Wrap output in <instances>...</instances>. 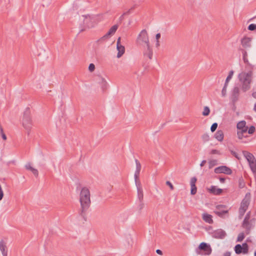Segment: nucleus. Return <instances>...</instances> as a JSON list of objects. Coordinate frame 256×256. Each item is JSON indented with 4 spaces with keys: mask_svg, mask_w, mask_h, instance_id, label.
Here are the masks:
<instances>
[{
    "mask_svg": "<svg viewBox=\"0 0 256 256\" xmlns=\"http://www.w3.org/2000/svg\"><path fill=\"white\" fill-rule=\"evenodd\" d=\"M202 218L204 220L209 224H212L213 222L212 216L210 214H204L202 215Z\"/></svg>",
    "mask_w": 256,
    "mask_h": 256,
    "instance_id": "a211bd4d",
    "label": "nucleus"
},
{
    "mask_svg": "<svg viewBox=\"0 0 256 256\" xmlns=\"http://www.w3.org/2000/svg\"><path fill=\"white\" fill-rule=\"evenodd\" d=\"M25 166L26 169L30 170L32 172L33 174L35 176L38 175V170L32 168L30 164H26Z\"/></svg>",
    "mask_w": 256,
    "mask_h": 256,
    "instance_id": "4be33fe9",
    "label": "nucleus"
},
{
    "mask_svg": "<svg viewBox=\"0 0 256 256\" xmlns=\"http://www.w3.org/2000/svg\"><path fill=\"white\" fill-rule=\"evenodd\" d=\"M234 251L238 254H246L248 252V245L246 243H244L242 245L236 244L234 247Z\"/></svg>",
    "mask_w": 256,
    "mask_h": 256,
    "instance_id": "423d86ee",
    "label": "nucleus"
},
{
    "mask_svg": "<svg viewBox=\"0 0 256 256\" xmlns=\"http://www.w3.org/2000/svg\"><path fill=\"white\" fill-rule=\"evenodd\" d=\"M243 202L240 206V211L241 213L244 214L246 210L248 207V204L246 202L248 200H244Z\"/></svg>",
    "mask_w": 256,
    "mask_h": 256,
    "instance_id": "5701e85b",
    "label": "nucleus"
},
{
    "mask_svg": "<svg viewBox=\"0 0 256 256\" xmlns=\"http://www.w3.org/2000/svg\"><path fill=\"white\" fill-rule=\"evenodd\" d=\"M224 180H225V178H220V182L222 183L224 182Z\"/></svg>",
    "mask_w": 256,
    "mask_h": 256,
    "instance_id": "a18cd8bd",
    "label": "nucleus"
},
{
    "mask_svg": "<svg viewBox=\"0 0 256 256\" xmlns=\"http://www.w3.org/2000/svg\"><path fill=\"white\" fill-rule=\"evenodd\" d=\"M208 190L214 194H220L222 192V190L217 188L216 186H211L210 188H208Z\"/></svg>",
    "mask_w": 256,
    "mask_h": 256,
    "instance_id": "4468645a",
    "label": "nucleus"
},
{
    "mask_svg": "<svg viewBox=\"0 0 256 256\" xmlns=\"http://www.w3.org/2000/svg\"><path fill=\"white\" fill-rule=\"evenodd\" d=\"M117 50H118L117 57L119 58L122 56L125 51L124 47L120 44V38H119L117 40Z\"/></svg>",
    "mask_w": 256,
    "mask_h": 256,
    "instance_id": "9b49d317",
    "label": "nucleus"
},
{
    "mask_svg": "<svg viewBox=\"0 0 256 256\" xmlns=\"http://www.w3.org/2000/svg\"><path fill=\"white\" fill-rule=\"evenodd\" d=\"M224 137V132L222 130H218L214 134V138L220 142H222L223 140Z\"/></svg>",
    "mask_w": 256,
    "mask_h": 256,
    "instance_id": "f3484780",
    "label": "nucleus"
},
{
    "mask_svg": "<svg viewBox=\"0 0 256 256\" xmlns=\"http://www.w3.org/2000/svg\"><path fill=\"white\" fill-rule=\"evenodd\" d=\"M156 252H157L158 254H160V255H162V252L160 250H156Z\"/></svg>",
    "mask_w": 256,
    "mask_h": 256,
    "instance_id": "c03bdc74",
    "label": "nucleus"
},
{
    "mask_svg": "<svg viewBox=\"0 0 256 256\" xmlns=\"http://www.w3.org/2000/svg\"><path fill=\"white\" fill-rule=\"evenodd\" d=\"M166 184L170 186L172 190L173 189V186L169 182H167Z\"/></svg>",
    "mask_w": 256,
    "mask_h": 256,
    "instance_id": "a19ab883",
    "label": "nucleus"
},
{
    "mask_svg": "<svg viewBox=\"0 0 256 256\" xmlns=\"http://www.w3.org/2000/svg\"><path fill=\"white\" fill-rule=\"evenodd\" d=\"M196 182V179L195 178H193L190 181L191 185V194H194L196 192V188L195 184Z\"/></svg>",
    "mask_w": 256,
    "mask_h": 256,
    "instance_id": "dca6fc26",
    "label": "nucleus"
},
{
    "mask_svg": "<svg viewBox=\"0 0 256 256\" xmlns=\"http://www.w3.org/2000/svg\"><path fill=\"white\" fill-rule=\"evenodd\" d=\"M216 208L218 210L215 213L219 216H222L228 212V210L224 206H218Z\"/></svg>",
    "mask_w": 256,
    "mask_h": 256,
    "instance_id": "f8f14e48",
    "label": "nucleus"
},
{
    "mask_svg": "<svg viewBox=\"0 0 256 256\" xmlns=\"http://www.w3.org/2000/svg\"><path fill=\"white\" fill-rule=\"evenodd\" d=\"M252 96L254 98H256V92H254L252 94Z\"/></svg>",
    "mask_w": 256,
    "mask_h": 256,
    "instance_id": "de8ad7c7",
    "label": "nucleus"
},
{
    "mask_svg": "<svg viewBox=\"0 0 256 256\" xmlns=\"http://www.w3.org/2000/svg\"><path fill=\"white\" fill-rule=\"evenodd\" d=\"M244 238V233H240L238 234V238H237V241L240 242H242Z\"/></svg>",
    "mask_w": 256,
    "mask_h": 256,
    "instance_id": "c756f323",
    "label": "nucleus"
},
{
    "mask_svg": "<svg viewBox=\"0 0 256 256\" xmlns=\"http://www.w3.org/2000/svg\"><path fill=\"white\" fill-rule=\"evenodd\" d=\"M227 85L228 84H225L222 90V95L223 96H225V95L226 94V88Z\"/></svg>",
    "mask_w": 256,
    "mask_h": 256,
    "instance_id": "e433bc0d",
    "label": "nucleus"
},
{
    "mask_svg": "<svg viewBox=\"0 0 256 256\" xmlns=\"http://www.w3.org/2000/svg\"><path fill=\"white\" fill-rule=\"evenodd\" d=\"M255 132V127L254 126H251L249 128H248V134H253Z\"/></svg>",
    "mask_w": 256,
    "mask_h": 256,
    "instance_id": "c85d7f7f",
    "label": "nucleus"
},
{
    "mask_svg": "<svg viewBox=\"0 0 256 256\" xmlns=\"http://www.w3.org/2000/svg\"><path fill=\"white\" fill-rule=\"evenodd\" d=\"M234 155L236 158H238V156H237V154H236V152H234Z\"/></svg>",
    "mask_w": 256,
    "mask_h": 256,
    "instance_id": "8fccbe9b",
    "label": "nucleus"
},
{
    "mask_svg": "<svg viewBox=\"0 0 256 256\" xmlns=\"http://www.w3.org/2000/svg\"><path fill=\"white\" fill-rule=\"evenodd\" d=\"M252 72H242L239 74V78L240 82H252Z\"/></svg>",
    "mask_w": 256,
    "mask_h": 256,
    "instance_id": "0eeeda50",
    "label": "nucleus"
},
{
    "mask_svg": "<svg viewBox=\"0 0 256 256\" xmlns=\"http://www.w3.org/2000/svg\"><path fill=\"white\" fill-rule=\"evenodd\" d=\"M160 38V34L158 33L156 36V41L159 40Z\"/></svg>",
    "mask_w": 256,
    "mask_h": 256,
    "instance_id": "4c0bfd02",
    "label": "nucleus"
},
{
    "mask_svg": "<svg viewBox=\"0 0 256 256\" xmlns=\"http://www.w3.org/2000/svg\"><path fill=\"white\" fill-rule=\"evenodd\" d=\"M0 248L1 249V250H4V246L3 244H0Z\"/></svg>",
    "mask_w": 256,
    "mask_h": 256,
    "instance_id": "37998d69",
    "label": "nucleus"
},
{
    "mask_svg": "<svg viewBox=\"0 0 256 256\" xmlns=\"http://www.w3.org/2000/svg\"><path fill=\"white\" fill-rule=\"evenodd\" d=\"M256 29V24H250L248 27V30H254Z\"/></svg>",
    "mask_w": 256,
    "mask_h": 256,
    "instance_id": "c9c22d12",
    "label": "nucleus"
},
{
    "mask_svg": "<svg viewBox=\"0 0 256 256\" xmlns=\"http://www.w3.org/2000/svg\"><path fill=\"white\" fill-rule=\"evenodd\" d=\"M0 134H1V136L2 138V139L4 140H6V136L5 134L4 133L3 128L1 126L0 127Z\"/></svg>",
    "mask_w": 256,
    "mask_h": 256,
    "instance_id": "7c9ffc66",
    "label": "nucleus"
},
{
    "mask_svg": "<svg viewBox=\"0 0 256 256\" xmlns=\"http://www.w3.org/2000/svg\"><path fill=\"white\" fill-rule=\"evenodd\" d=\"M242 82V89L243 92H246V91L250 90V82Z\"/></svg>",
    "mask_w": 256,
    "mask_h": 256,
    "instance_id": "aec40b11",
    "label": "nucleus"
},
{
    "mask_svg": "<svg viewBox=\"0 0 256 256\" xmlns=\"http://www.w3.org/2000/svg\"><path fill=\"white\" fill-rule=\"evenodd\" d=\"M233 74H234V72L232 70L230 71L229 72L228 76V77L226 78V80L225 84H228V82H229L230 80L232 78Z\"/></svg>",
    "mask_w": 256,
    "mask_h": 256,
    "instance_id": "cd10ccee",
    "label": "nucleus"
},
{
    "mask_svg": "<svg viewBox=\"0 0 256 256\" xmlns=\"http://www.w3.org/2000/svg\"><path fill=\"white\" fill-rule=\"evenodd\" d=\"M210 154H220V152L219 150H212L210 152Z\"/></svg>",
    "mask_w": 256,
    "mask_h": 256,
    "instance_id": "473e14b6",
    "label": "nucleus"
},
{
    "mask_svg": "<svg viewBox=\"0 0 256 256\" xmlns=\"http://www.w3.org/2000/svg\"><path fill=\"white\" fill-rule=\"evenodd\" d=\"M198 249L203 250L206 255H209L212 252V248L209 244L205 242H202L198 246Z\"/></svg>",
    "mask_w": 256,
    "mask_h": 256,
    "instance_id": "1a4fd4ad",
    "label": "nucleus"
},
{
    "mask_svg": "<svg viewBox=\"0 0 256 256\" xmlns=\"http://www.w3.org/2000/svg\"><path fill=\"white\" fill-rule=\"evenodd\" d=\"M210 110L208 107L204 106V111L202 112V115L204 116H207L210 114Z\"/></svg>",
    "mask_w": 256,
    "mask_h": 256,
    "instance_id": "a878e982",
    "label": "nucleus"
},
{
    "mask_svg": "<svg viewBox=\"0 0 256 256\" xmlns=\"http://www.w3.org/2000/svg\"><path fill=\"white\" fill-rule=\"evenodd\" d=\"M252 172H253L254 174L256 176V164L255 166V168H250Z\"/></svg>",
    "mask_w": 256,
    "mask_h": 256,
    "instance_id": "ea45409f",
    "label": "nucleus"
},
{
    "mask_svg": "<svg viewBox=\"0 0 256 256\" xmlns=\"http://www.w3.org/2000/svg\"><path fill=\"white\" fill-rule=\"evenodd\" d=\"M82 16L84 18L83 22L84 28L81 30L82 32L92 28L96 25V21L94 17L90 15H84Z\"/></svg>",
    "mask_w": 256,
    "mask_h": 256,
    "instance_id": "20e7f679",
    "label": "nucleus"
},
{
    "mask_svg": "<svg viewBox=\"0 0 256 256\" xmlns=\"http://www.w3.org/2000/svg\"><path fill=\"white\" fill-rule=\"evenodd\" d=\"M136 42L142 50L144 56L152 59L153 54L152 49L150 43L148 33L146 30H143L140 32L137 38Z\"/></svg>",
    "mask_w": 256,
    "mask_h": 256,
    "instance_id": "f257e3e1",
    "label": "nucleus"
},
{
    "mask_svg": "<svg viewBox=\"0 0 256 256\" xmlns=\"http://www.w3.org/2000/svg\"><path fill=\"white\" fill-rule=\"evenodd\" d=\"M236 134L238 139L243 140L249 137L248 135V126L245 120H241L236 124Z\"/></svg>",
    "mask_w": 256,
    "mask_h": 256,
    "instance_id": "f03ea898",
    "label": "nucleus"
},
{
    "mask_svg": "<svg viewBox=\"0 0 256 256\" xmlns=\"http://www.w3.org/2000/svg\"><path fill=\"white\" fill-rule=\"evenodd\" d=\"M95 70V66L93 64H90L88 66V70L90 72H92Z\"/></svg>",
    "mask_w": 256,
    "mask_h": 256,
    "instance_id": "72a5a7b5",
    "label": "nucleus"
},
{
    "mask_svg": "<svg viewBox=\"0 0 256 256\" xmlns=\"http://www.w3.org/2000/svg\"><path fill=\"white\" fill-rule=\"evenodd\" d=\"M166 184L170 186L172 190L173 189V186L169 182H167Z\"/></svg>",
    "mask_w": 256,
    "mask_h": 256,
    "instance_id": "79ce46f5",
    "label": "nucleus"
},
{
    "mask_svg": "<svg viewBox=\"0 0 256 256\" xmlns=\"http://www.w3.org/2000/svg\"><path fill=\"white\" fill-rule=\"evenodd\" d=\"M90 194L88 189L84 188L80 192V200L82 208L88 206L90 204Z\"/></svg>",
    "mask_w": 256,
    "mask_h": 256,
    "instance_id": "7ed1b4c3",
    "label": "nucleus"
},
{
    "mask_svg": "<svg viewBox=\"0 0 256 256\" xmlns=\"http://www.w3.org/2000/svg\"><path fill=\"white\" fill-rule=\"evenodd\" d=\"M22 124L26 130H30L32 128V120L28 115L24 116L22 120Z\"/></svg>",
    "mask_w": 256,
    "mask_h": 256,
    "instance_id": "9d476101",
    "label": "nucleus"
},
{
    "mask_svg": "<svg viewBox=\"0 0 256 256\" xmlns=\"http://www.w3.org/2000/svg\"><path fill=\"white\" fill-rule=\"evenodd\" d=\"M129 14V11L127 12H126L124 13L121 16L120 18H123L124 15L126 14Z\"/></svg>",
    "mask_w": 256,
    "mask_h": 256,
    "instance_id": "49530a36",
    "label": "nucleus"
},
{
    "mask_svg": "<svg viewBox=\"0 0 256 256\" xmlns=\"http://www.w3.org/2000/svg\"><path fill=\"white\" fill-rule=\"evenodd\" d=\"M242 154L248 162L250 168H254L256 164V160L254 155L247 151H243Z\"/></svg>",
    "mask_w": 256,
    "mask_h": 256,
    "instance_id": "39448f33",
    "label": "nucleus"
},
{
    "mask_svg": "<svg viewBox=\"0 0 256 256\" xmlns=\"http://www.w3.org/2000/svg\"><path fill=\"white\" fill-rule=\"evenodd\" d=\"M254 256H256V252H254Z\"/></svg>",
    "mask_w": 256,
    "mask_h": 256,
    "instance_id": "603ef678",
    "label": "nucleus"
},
{
    "mask_svg": "<svg viewBox=\"0 0 256 256\" xmlns=\"http://www.w3.org/2000/svg\"><path fill=\"white\" fill-rule=\"evenodd\" d=\"M209 168H212L218 164L216 160H210L208 162Z\"/></svg>",
    "mask_w": 256,
    "mask_h": 256,
    "instance_id": "393cba45",
    "label": "nucleus"
},
{
    "mask_svg": "<svg viewBox=\"0 0 256 256\" xmlns=\"http://www.w3.org/2000/svg\"><path fill=\"white\" fill-rule=\"evenodd\" d=\"M118 28V26L117 24L113 26L110 28L108 32L106 34V35L109 38L112 35H113L116 32Z\"/></svg>",
    "mask_w": 256,
    "mask_h": 256,
    "instance_id": "2eb2a0df",
    "label": "nucleus"
},
{
    "mask_svg": "<svg viewBox=\"0 0 256 256\" xmlns=\"http://www.w3.org/2000/svg\"><path fill=\"white\" fill-rule=\"evenodd\" d=\"M206 160H203L200 164V166L202 167L203 166H204L205 165V164H206Z\"/></svg>",
    "mask_w": 256,
    "mask_h": 256,
    "instance_id": "58836bf2",
    "label": "nucleus"
},
{
    "mask_svg": "<svg viewBox=\"0 0 256 256\" xmlns=\"http://www.w3.org/2000/svg\"><path fill=\"white\" fill-rule=\"evenodd\" d=\"M251 41L250 38L244 36L241 40V44L244 48H250L251 46Z\"/></svg>",
    "mask_w": 256,
    "mask_h": 256,
    "instance_id": "ddd939ff",
    "label": "nucleus"
},
{
    "mask_svg": "<svg viewBox=\"0 0 256 256\" xmlns=\"http://www.w3.org/2000/svg\"><path fill=\"white\" fill-rule=\"evenodd\" d=\"M254 110L255 111H256V104H255L254 106Z\"/></svg>",
    "mask_w": 256,
    "mask_h": 256,
    "instance_id": "3c124183",
    "label": "nucleus"
},
{
    "mask_svg": "<svg viewBox=\"0 0 256 256\" xmlns=\"http://www.w3.org/2000/svg\"><path fill=\"white\" fill-rule=\"evenodd\" d=\"M136 170L134 172V176H138L140 174V172L141 170V164L138 160H136Z\"/></svg>",
    "mask_w": 256,
    "mask_h": 256,
    "instance_id": "412c9836",
    "label": "nucleus"
},
{
    "mask_svg": "<svg viewBox=\"0 0 256 256\" xmlns=\"http://www.w3.org/2000/svg\"><path fill=\"white\" fill-rule=\"evenodd\" d=\"M232 93H233V95L235 97H236V96H238L239 94H240V89H239V88L238 87H234V88Z\"/></svg>",
    "mask_w": 256,
    "mask_h": 256,
    "instance_id": "bb28decb",
    "label": "nucleus"
},
{
    "mask_svg": "<svg viewBox=\"0 0 256 256\" xmlns=\"http://www.w3.org/2000/svg\"><path fill=\"white\" fill-rule=\"evenodd\" d=\"M108 39V37L106 34H104L103 36L98 40L96 42L98 44H102L105 42Z\"/></svg>",
    "mask_w": 256,
    "mask_h": 256,
    "instance_id": "b1692460",
    "label": "nucleus"
},
{
    "mask_svg": "<svg viewBox=\"0 0 256 256\" xmlns=\"http://www.w3.org/2000/svg\"><path fill=\"white\" fill-rule=\"evenodd\" d=\"M218 127L217 123H214L212 124L210 128V130L212 132H214Z\"/></svg>",
    "mask_w": 256,
    "mask_h": 256,
    "instance_id": "f704fd0d",
    "label": "nucleus"
},
{
    "mask_svg": "<svg viewBox=\"0 0 256 256\" xmlns=\"http://www.w3.org/2000/svg\"><path fill=\"white\" fill-rule=\"evenodd\" d=\"M98 82L101 84L102 88L104 90L106 89L107 82L104 78L102 76H99L98 78Z\"/></svg>",
    "mask_w": 256,
    "mask_h": 256,
    "instance_id": "6ab92c4d",
    "label": "nucleus"
},
{
    "mask_svg": "<svg viewBox=\"0 0 256 256\" xmlns=\"http://www.w3.org/2000/svg\"><path fill=\"white\" fill-rule=\"evenodd\" d=\"M156 46H159V45H160V44H159V40L156 41Z\"/></svg>",
    "mask_w": 256,
    "mask_h": 256,
    "instance_id": "09e8293b",
    "label": "nucleus"
},
{
    "mask_svg": "<svg viewBox=\"0 0 256 256\" xmlns=\"http://www.w3.org/2000/svg\"><path fill=\"white\" fill-rule=\"evenodd\" d=\"M232 170L226 166H220L214 169L216 174H225L230 175L232 174Z\"/></svg>",
    "mask_w": 256,
    "mask_h": 256,
    "instance_id": "6e6552de",
    "label": "nucleus"
},
{
    "mask_svg": "<svg viewBox=\"0 0 256 256\" xmlns=\"http://www.w3.org/2000/svg\"><path fill=\"white\" fill-rule=\"evenodd\" d=\"M202 139L204 142H208L210 140L209 136L208 134H204L202 136Z\"/></svg>",
    "mask_w": 256,
    "mask_h": 256,
    "instance_id": "2f4dec72",
    "label": "nucleus"
}]
</instances>
